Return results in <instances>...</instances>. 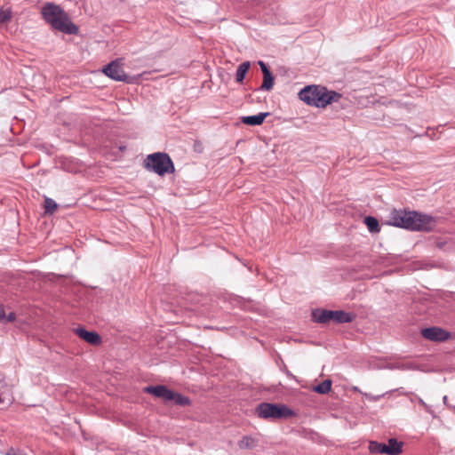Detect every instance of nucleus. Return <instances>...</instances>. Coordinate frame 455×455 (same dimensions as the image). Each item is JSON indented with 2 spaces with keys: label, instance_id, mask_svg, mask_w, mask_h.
I'll list each match as a JSON object with an SVG mask.
<instances>
[{
  "label": "nucleus",
  "instance_id": "obj_1",
  "mask_svg": "<svg viewBox=\"0 0 455 455\" xmlns=\"http://www.w3.org/2000/svg\"><path fill=\"white\" fill-rule=\"evenodd\" d=\"M435 220L427 214L405 209L390 212L387 224L413 231H430L435 227Z\"/></svg>",
  "mask_w": 455,
  "mask_h": 455
},
{
  "label": "nucleus",
  "instance_id": "obj_2",
  "mask_svg": "<svg viewBox=\"0 0 455 455\" xmlns=\"http://www.w3.org/2000/svg\"><path fill=\"white\" fill-rule=\"evenodd\" d=\"M44 20L52 29L67 35H77L78 27L72 22L68 13L59 5L48 3L42 8Z\"/></svg>",
  "mask_w": 455,
  "mask_h": 455
},
{
  "label": "nucleus",
  "instance_id": "obj_3",
  "mask_svg": "<svg viewBox=\"0 0 455 455\" xmlns=\"http://www.w3.org/2000/svg\"><path fill=\"white\" fill-rule=\"evenodd\" d=\"M342 95L334 91H328L319 85H307L299 92V98L306 104L316 108H325L332 102H338Z\"/></svg>",
  "mask_w": 455,
  "mask_h": 455
},
{
  "label": "nucleus",
  "instance_id": "obj_4",
  "mask_svg": "<svg viewBox=\"0 0 455 455\" xmlns=\"http://www.w3.org/2000/svg\"><path fill=\"white\" fill-rule=\"evenodd\" d=\"M144 167L159 176H164L175 172L172 158L168 154L163 152L148 155L144 160Z\"/></svg>",
  "mask_w": 455,
  "mask_h": 455
},
{
  "label": "nucleus",
  "instance_id": "obj_5",
  "mask_svg": "<svg viewBox=\"0 0 455 455\" xmlns=\"http://www.w3.org/2000/svg\"><path fill=\"white\" fill-rule=\"evenodd\" d=\"M312 320L318 323H327L330 321L335 323H347L355 320V315L344 310H328L317 308L312 311Z\"/></svg>",
  "mask_w": 455,
  "mask_h": 455
},
{
  "label": "nucleus",
  "instance_id": "obj_6",
  "mask_svg": "<svg viewBox=\"0 0 455 455\" xmlns=\"http://www.w3.org/2000/svg\"><path fill=\"white\" fill-rule=\"evenodd\" d=\"M256 413L262 419H287L294 415V411L285 404L261 403L256 408Z\"/></svg>",
  "mask_w": 455,
  "mask_h": 455
},
{
  "label": "nucleus",
  "instance_id": "obj_7",
  "mask_svg": "<svg viewBox=\"0 0 455 455\" xmlns=\"http://www.w3.org/2000/svg\"><path fill=\"white\" fill-rule=\"evenodd\" d=\"M103 73L115 81H126L127 76L122 68V60L111 61L103 68Z\"/></svg>",
  "mask_w": 455,
  "mask_h": 455
},
{
  "label": "nucleus",
  "instance_id": "obj_8",
  "mask_svg": "<svg viewBox=\"0 0 455 455\" xmlns=\"http://www.w3.org/2000/svg\"><path fill=\"white\" fill-rule=\"evenodd\" d=\"M421 335L427 340L443 342L449 339V333L443 329L436 326L424 328L421 330Z\"/></svg>",
  "mask_w": 455,
  "mask_h": 455
},
{
  "label": "nucleus",
  "instance_id": "obj_9",
  "mask_svg": "<svg viewBox=\"0 0 455 455\" xmlns=\"http://www.w3.org/2000/svg\"><path fill=\"white\" fill-rule=\"evenodd\" d=\"M143 392L150 394L157 398H161L165 402L172 401L174 397L173 391L164 385L148 386L143 388Z\"/></svg>",
  "mask_w": 455,
  "mask_h": 455
},
{
  "label": "nucleus",
  "instance_id": "obj_10",
  "mask_svg": "<svg viewBox=\"0 0 455 455\" xmlns=\"http://www.w3.org/2000/svg\"><path fill=\"white\" fill-rule=\"evenodd\" d=\"M74 332L82 339L91 345H100L101 343V337L96 331H87L84 327H77L74 329Z\"/></svg>",
  "mask_w": 455,
  "mask_h": 455
},
{
  "label": "nucleus",
  "instance_id": "obj_11",
  "mask_svg": "<svg viewBox=\"0 0 455 455\" xmlns=\"http://www.w3.org/2000/svg\"><path fill=\"white\" fill-rule=\"evenodd\" d=\"M258 64L263 74V82L259 89L263 91H271L274 87L275 77L264 61L259 60Z\"/></svg>",
  "mask_w": 455,
  "mask_h": 455
},
{
  "label": "nucleus",
  "instance_id": "obj_12",
  "mask_svg": "<svg viewBox=\"0 0 455 455\" xmlns=\"http://www.w3.org/2000/svg\"><path fill=\"white\" fill-rule=\"evenodd\" d=\"M267 116H269L268 112L259 113L258 115L254 116H243L242 123L250 126L260 125Z\"/></svg>",
  "mask_w": 455,
  "mask_h": 455
},
{
  "label": "nucleus",
  "instance_id": "obj_13",
  "mask_svg": "<svg viewBox=\"0 0 455 455\" xmlns=\"http://www.w3.org/2000/svg\"><path fill=\"white\" fill-rule=\"evenodd\" d=\"M435 245L440 250L451 251L455 247V241L451 237H438L435 240Z\"/></svg>",
  "mask_w": 455,
  "mask_h": 455
},
{
  "label": "nucleus",
  "instance_id": "obj_14",
  "mask_svg": "<svg viewBox=\"0 0 455 455\" xmlns=\"http://www.w3.org/2000/svg\"><path fill=\"white\" fill-rule=\"evenodd\" d=\"M388 455H398L403 451V443L398 442L395 438H391L388 440V444H387Z\"/></svg>",
  "mask_w": 455,
  "mask_h": 455
},
{
  "label": "nucleus",
  "instance_id": "obj_15",
  "mask_svg": "<svg viewBox=\"0 0 455 455\" xmlns=\"http://www.w3.org/2000/svg\"><path fill=\"white\" fill-rule=\"evenodd\" d=\"M250 61H244L238 66L235 73V80L237 83H242L243 81L246 73L250 69Z\"/></svg>",
  "mask_w": 455,
  "mask_h": 455
},
{
  "label": "nucleus",
  "instance_id": "obj_16",
  "mask_svg": "<svg viewBox=\"0 0 455 455\" xmlns=\"http://www.w3.org/2000/svg\"><path fill=\"white\" fill-rule=\"evenodd\" d=\"M332 382L331 379H325L318 385L312 387V390L315 393L325 395L330 392Z\"/></svg>",
  "mask_w": 455,
  "mask_h": 455
},
{
  "label": "nucleus",
  "instance_id": "obj_17",
  "mask_svg": "<svg viewBox=\"0 0 455 455\" xmlns=\"http://www.w3.org/2000/svg\"><path fill=\"white\" fill-rule=\"evenodd\" d=\"M369 450L371 453L387 454V448L386 443L371 441L369 443Z\"/></svg>",
  "mask_w": 455,
  "mask_h": 455
},
{
  "label": "nucleus",
  "instance_id": "obj_18",
  "mask_svg": "<svg viewBox=\"0 0 455 455\" xmlns=\"http://www.w3.org/2000/svg\"><path fill=\"white\" fill-rule=\"evenodd\" d=\"M364 223L368 229L371 233H378L380 230L378 220L372 216H367L364 218Z\"/></svg>",
  "mask_w": 455,
  "mask_h": 455
},
{
  "label": "nucleus",
  "instance_id": "obj_19",
  "mask_svg": "<svg viewBox=\"0 0 455 455\" xmlns=\"http://www.w3.org/2000/svg\"><path fill=\"white\" fill-rule=\"evenodd\" d=\"M238 446L240 449L251 450L257 446V441L250 435H245L239 441Z\"/></svg>",
  "mask_w": 455,
  "mask_h": 455
},
{
  "label": "nucleus",
  "instance_id": "obj_20",
  "mask_svg": "<svg viewBox=\"0 0 455 455\" xmlns=\"http://www.w3.org/2000/svg\"><path fill=\"white\" fill-rule=\"evenodd\" d=\"M173 398L172 401H174V403L177 404V405H180V406H188V405H190L191 404V401L189 399V397L188 396H185L181 394H179V393H175L173 392Z\"/></svg>",
  "mask_w": 455,
  "mask_h": 455
},
{
  "label": "nucleus",
  "instance_id": "obj_21",
  "mask_svg": "<svg viewBox=\"0 0 455 455\" xmlns=\"http://www.w3.org/2000/svg\"><path fill=\"white\" fill-rule=\"evenodd\" d=\"M58 207L56 202L52 198H45L44 200V211L45 213L52 214Z\"/></svg>",
  "mask_w": 455,
  "mask_h": 455
},
{
  "label": "nucleus",
  "instance_id": "obj_22",
  "mask_svg": "<svg viewBox=\"0 0 455 455\" xmlns=\"http://www.w3.org/2000/svg\"><path fill=\"white\" fill-rule=\"evenodd\" d=\"M12 12L9 10L0 8V25L10 20Z\"/></svg>",
  "mask_w": 455,
  "mask_h": 455
},
{
  "label": "nucleus",
  "instance_id": "obj_23",
  "mask_svg": "<svg viewBox=\"0 0 455 455\" xmlns=\"http://www.w3.org/2000/svg\"><path fill=\"white\" fill-rule=\"evenodd\" d=\"M385 395V394H382V395H372L371 394H364V396L370 400V401H372V402H377L378 400H379L381 397H383Z\"/></svg>",
  "mask_w": 455,
  "mask_h": 455
},
{
  "label": "nucleus",
  "instance_id": "obj_24",
  "mask_svg": "<svg viewBox=\"0 0 455 455\" xmlns=\"http://www.w3.org/2000/svg\"><path fill=\"white\" fill-rule=\"evenodd\" d=\"M16 319V315L14 312H11L8 315H5V319L3 323H12Z\"/></svg>",
  "mask_w": 455,
  "mask_h": 455
},
{
  "label": "nucleus",
  "instance_id": "obj_25",
  "mask_svg": "<svg viewBox=\"0 0 455 455\" xmlns=\"http://www.w3.org/2000/svg\"><path fill=\"white\" fill-rule=\"evenodd\" d=\"M5 312H4V309L0 307V322H4V320L5 319Z\"/></svg>",
  "mask_w": 455,
  "mask_h": 455
},
{
  "label": "nucleus",
  "instance_id": "obj_26",
  "mask_svg": "<svg viewBox=\"0 0 455 455\" xmlns=\"http://www.w3.org/2000/svg\"><path fill=\"white\" fill-rule=\"evenodd\" d=\"M6 455H27V454H18L14 451L13 449H11L7 453Z\"/></svg>",
  "mask_w": 455,
  "mask_h": 455
},
{
  "label": "nucleus",
  "instance_id": "obj_27",
  "mask_svg": "<svg viewBox=\"0 0 455 455\" xmlns=\"http://www.w3.org/2000/svg\"><path fill=\"white\" fill-rule=\"evenodd\" d=\"M443 403H444L445 404H447V395H444V396H443Z\"/></svg>",
  "mask_w": 455,
  "mask_h": 455
},
{
  "label": "nucleus",
  "instance_id": "obj_28",
  "mask_svg": "<svg viewBox=\"0 0 455 455\" xmlns=\"http://www.w3.org/2000/svg\"><path fill=\"white\" fill-rule=\"evenodd\" d=\"M420 404L426 405L422 399L419 400Z\"/></svg>",
  "mask_w": 455,
  "mask_h": 455
}]
</instances>
